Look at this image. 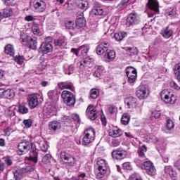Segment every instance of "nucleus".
I'll return each instance as SVG.
<instances>
[{"mask_svg": "<svg viewBox=\"0 0 180 180\" xmlns=\"http://www.w3.org/2000/svg\"><path fill=\"white\" fill-rule=\"evenodd\" d=\"M95 129L93 128H90L84 131V137L82 139V145L88 146V144H91L95 140Z\"/></svg>", "mask_w": 180, "mask_h": 180, "instance_id": "1", "label": "nucleus"}, {"mask_svg": "<svg viewBox=\"0 0 180 180\" xmlns=\"http://www.w3.org/2000/svg\"><path fill=\"white\" fill-rule=\"evenodd\" d=\"M61 98L64 103L68 106H74L75 105V95L70 91L64 90L62 91Z\"/></svg>", "mask_w": 180, "mask_h": 180, "instance_id": "2", "label": "nucleus"}, {"mask_svg": "<svg viewBox=\"0 0 180 180\" xmlns=\"http://www.w3.org/2000/svg\"><path fill=\"white\" fill-rule=\"evenodd\" d=\"M160 98L165 103H169L170 105H174L176 102V97L168 89H165L160 93Z\"/></svg>", "mask_w": 180, "mask_h": 180, "instance_id": "3", "label": "nucleus"}, {"mask_svg": "<svg viewBox=\"0 0 180 180\" xmlns=\"http://www.w3.org/2000/svg\"><path fill=\"white\" fill-rule=\"evenodd\" d=\"M142 169H144L146 174L150 176H155L157 175V169L154 164L151 161H146L142 165Z\"/></svg>", "mask_w": 180, "mask_h": 180, "instance_id": "4", "label": "nucleus"}, {"mask_svg": "<svg viewBox=\"0 0 180 180\" xmlns=\"http://www.w3.org/2000/svg\"><path fill=\"white\" fill-rule=\"evenodd\" d=\"M31 147H33V145L30 144L29 141L20 142L18 145V150L17 153L18 155H23V154L29 153V150H30Z\"/></svg>", "mask_w": 180, "mask_h": 180, "instance_id": "5", "label": "nucleus"}, {"mask_svg": "<svg viewBox=\"0 0 180 180\" xmlns=\"http://www.w3.org/2000/svg\"><path fill=\"white\" fill-rule=\"evenodd\" d=\"M126 74L129 84H134L137 79V70L133 67H128L126 69Z\"/></svg>", "mask_w": 180, "mask_h": 180, "instance_id": "6", "label": "nucleus"}, {"mask_svg": "<svg viewBox=\"0 0 180 180\" xmlns=\"http://www.w3.org/2000/svg\"><path fill=\"white\" fill-rule=\"evenodd\" d=\"M136 96L139 99H146L148 97V89L144 84L140 85L136 92Z\"/></svg>", "mask_w": 180, "mask_h": 180, "instance_id": "7", "label": "nucleus"}, {"mask_svg": "<svg viewBox=\"0 0 180 180\" xmlns=\"http://www.w3.org/2000/svg\"><path fill=\"white\" fill-rule=\"evenodd\" d=\"M60 159L65 162V164H68L70 167H72V165L75 164V158L72 157L71 155L67 153L65 151L60 153Z\"/></svg>", "mask_w": 180, "mask_h": 180, "instance_id": "8", "label": "nucleus"}, {"mask_svg": "<svg viewBox=\"0 0 180 180\" xmlns=\"http://www.w3.org/2000/svg\"><path fill=\"white\" fill-rule=\"evenodd\" d=\"M127 156V151L123 149L117 148L112 152V157L114 160H123Z\"/></svg>", "mask_w": 180, "mask_h": 180, "instance_id": "9", "label": "nucleus"}, {"mask_svg": "<svg viewBox=\"0 0 180 180\" xmlns=\"http://www.w3.org/2000/svg\"><path fill=\"white\" fill-rule=\"evenodd\" d=\"M124 103L127 104L128 109H136L137 107V98L132 96H128L124 99Z\"/></svg>", "mask_w": 180, "mask_h": 180, "instance_id": "10", "label": "nucleus"}, {"mask_svg": "<svg viewBox=\"0 0 180 180\" xmlns=\"http://www.w3.org/2000/svg\"><path fill=\"white\" fill-rule=\"evenodd\" d=\"M86 23L85 22V18H84V13L79 12L77 13L76 18V29L79 30L82 27H85Z\"/></svg>", "mask_w": 180, "mask_h": 180, "instance_id": "11", "label": "nucleus"}, {"mask_svg": "<svg viewBox=\"0 0 180 180\" xmlns=\"http://www.w3.org/2000/svg\"><path fill=\"white\" fill-rule=\"evenodd\" d=\"M86 113L90 120H96V119L98 117L96 108H95L92 105L88 106Z\"/></svg>", "mask_w": 180, "mask_h": 180, "instance_id": "12", "label": "nucleus"}, {"mask_svg": "<svg viewBox=\"0 0 180 180\" xmlns=\"http://www.w3.org/2000/svg\"><path fill=\"white\" fill-rule=\"evenodd\" d=\"M116 57V53L115 51L107 49L106 52L103 55V60L105 63H110V61H113Z\"/></svg>", "mask_w": 180, "mask_h": 180, "instance_id": "13", "label": "nucleus"}, {"mask_svg": "<svg viewBox=\"0 0 180 180\" xmlns=\"http://www.w3.org/2000/svg\"><path fill=\"white\" fill-rule=\"evenodd\" d=\"M109 43L108 42H103L101 43L96 47V53L98 56H102V54H105V53L108 50Z\"/></svg>", "mask_w": 180, "mask_h": 180, "instance_id": "14", "label": "nucleus"}, {"mask_svg": "<svg viewBox=\"0 0 180 180\" xmlns=\"http://www.w3.org/2000/svg\"><path fill=\"white\" fill-rule=\"evenodd\" d=\"M27 101L30 109H34V108L39 106V98H37V96L31 95L27 98Z\"/></svg>", "mask_w": 180, "mask_h": 180, "instance_id": "15", "label": "nucleus"}, {"mask_svg": "<svg viewBox=\"0 0 180 180\" xmlns=\"http://www.w3.org/2000/svg\"><path fill=\"white\" fill-rule=\"evenodd\" d=\"M40 51H41L42 54L51 53L53 51V45L47 42H43L40 46Z\"/></svg>", "mask_w": 180, "mask_h": 180, "instance_id": "16", "label": "nucleus"}, {"mask_svg": "<svg viewBox=\"0 0 180 180\" xmlns=\"http://www.w3.org/2000/svg\"><path fill=\"white\" fill-rule=\"evenodd\" d=\"M136 23H139V18H137V15L136 13H131L127 18L126 25L128 26H133V25H136Z\"/></svg>", "mask_w": 180, "mask_h": 180, "instance_id": "17", "label": "nucleus"}, {"mask_svg": "<svg viewBox=\"0 0 180 180\" xmlns=\"http://www.w3.org/2000/svg\"><path fill=\"white\" fill-rule=\"evenodd\" d=\"M75 25L74 21L68 20L65 22V27L70 30L72 34H76V33H78V31L77 30V27L75 26Z\"/></svg>", "mask_w": 180, "mask_h": 180, "instance_id": "18", "label": "nucleus"}, {"mask_svg": "<svg viewBox=\"0 0 180 180\" xmlns=\"http://www.w3.org/2000/svg\"><path fill=\"white\" fill-rule=\"evenodd\" d=\"M49 128L51 131H56L61 129V123L58 121H51L49 123Z\"/></svg>", "mask_w": 180, "mask_h": 180, "instance_id": "19", "label": "nucleus"}, {"mask_svg": "<svg viewBox=\"0 0 180 180\" xmlns=\"http://www.w3.org/2000/svg\"><path fill=\"white\" fill-rule=\"evenodd\" d=\"M165 172L166 174H169V176H171L172 179L176 180L178 174L176 172L174 171V169L171 166H165Z\"/></svg>", "mask_w": 180, "mask_h": 180, "instance_id": "20", "label": "nucleus"}, {"mask_svg": "<svg viewBox=\"0 0 180 180\" xmlns=\"http://www.w3.org/2000/svg\"><path fill=\"white\" fill-rule=\"evenodd\" d=\"M34 8L37 12H44L46 11V3L43 1H37L34 4Z\"/></svg>", "mask_w": 180, "mask_h": 180, "instance_id": "21", "label": "nucleus"}, {"mask_svg": "<svg viewBox=\"0 0 180 180\" xmlns=\"http://www.w3.org/2000/svg\"><path fill=\"white\" fill-rule=\"evenodd\" d=\"M148 5L152 11H154V12H160L158 2L154 1V0H148Z\"/></svg>", "mask_w": 180, "mask_h": 180, "instance_id": "22", "label": "nucleus"}, {"mask_svg": "<svg viewBox=\"0 0 180 180\" xmlns=\"http://www.w3.org/2000/svg\"><path fill=\"white\" fill-rule=\"evenodd\" d=\"M109 136H110V137H120V136H122V134H123V131H122V129H119V128H115L113 129H111L109 133H108Z\"/></svg>", "mask_w": 180, "mask_h": 180, "instance_id": "23", "label": "nucleus"}, {"mask_svg": "<svg viewBox=\"0 0 180 180\" xmlns=\"http://www.w3.org/2000/svg\"><path fill=\"white\" fill-rule=\"evenodd\" d=\"M172 33H174V31L169 27H167L161 32V34L165 39H169V37L172 36Z\"/></svg>", "mask_w": 180, "mask_h": 180, "instance_id": "24", "label": "nucleus"}, {"mask_svg": "<svg viewBox=\"0 0 180 180\" xmlns=\"http://www.w3.org/2000/svg\"><path fill=\"white\" fill-rule=\"evenodd\" d=\"M4 53L13 57V56H15V48H13V45L8 44L6 46Z\"/></svg>", "mask_w": 180, "mask_h": 180, "instance_id": "25", "label": "nucleus"}, {"mask_svg": "<svg viewBox=\"0 0 180 180\" xmlns=\"http://www.w3.org/2000/svg\"><path fill=\"white\" fill-rule=\"evenodd\" d=\"M53 42L56 47H60V49L65 47V39L64 38L54 39Z\"/></svg>", "mask_w": 180, "mask_h": 180, "instance_id": "26", "label": "nucleus"}, {"mask_svg": "<svg viewBox=\"0 0 180 180\" xmlns=\"http://www.w3.org/2000/svg\"><path fill=\"white\" fill-rule=\"evenodd\" d=\"M24 169H18L13 172L14 179L15 180H20L22 178H23V171Z\"/></svg>", "mask_w": 180, "mask_h": 180, "instance_id": "27", "label": "nucleus"}, {"mask_svg": "<svg viewBox=\"0 0 180 180\" xmlns=\"http://www.w3.org/2000/svg\"><path fill=\"white\" fill-rule=\"evenodd\" d=\"M89 45L88 44H84L79 47V50L82 56H86L88 51H89Z\"/></svg>", "mask_w": 180, "mask_h": 180, "instance_id": "28", "label": "nucleus"}, {"mask_svg": "<svg viewBox=\"0 0 180 180\" xmlns=\"http://www.w3.org/2000/svg\"><path fill=\"white\" fill-rule=\"evenodd\" d=\"M13 15V11L11 8L7 7L4 9L2 16L3 18H11Z\"/></svg>", "mask_w": 180, "mask_h": 180, "instance_id": "29", "label": "nucleus"}, {"mask_svg": "<svg viewBox=\"0 0 180 180\" xmlns=\"http://www.w3.org/2000/svg\"><path fill=\"white\" fill-rule=\"evenodd\" d=\"M15 96V91L12 89L4 90V97L6 99H12Z\"/></svg>", "mask_w": 180, "mask_h": 180, "instance_id": "30", "label": "nucleus"}, {"mask_svg": "<svg viewBox=\"0 0 180 180\" xmlns=\"http://www.w3.org/2000/svg\"><path fill=\"white\" fill-rule=\"evenodd\" d=\"M98 169H108L106 161L103 159H101L97 161Z\"/></svg>", "mask_w": 180, "mask_h": 180, "instance_id": "31", "label": "nucleus"}, {"mask_svg": "<svg viewBox=\"0 0 180 180\" xmlns=\"http://www.w3.org/2000/svg\"><path fill=\"white\" fill-rule=\"evenodd\" d=\"M30 39L32 37L25 36V37H20V43H22V46H25V47H29L30 44Z\"/></svg>", "mask_w": 180, "mask_h": 180, "instance_id": "32", "label": "nucleus"}, {"mask_svg": "<svg viewBox=\"0 0 180 180\" xmlns=\"http://www.w3.org/2000/svg\"><path fill=\"white\" fill-rule=\"evenodd\" d=\"M130 122V115L127 113L123 114L122 118H121V123L122 124H124V126H127Z\"/></svg>", "mask_w": 180, "mask_h": 180, "instance_id": "33", "label": "nucleus"}, {"mask_svg": "<svg viewBox=\"0 0 180 180\" xmlns=\"http://www.w3.org/2000/svg\"><path fill=\"white\" fill-rule=\"evenodd\" d=\"M114 37L115 40H117V41H122V40L124 39V37H126V32H116L114 34Z\"/></svg>", "mask_w": 180, "mask_h": 180, "instance_id": "34", "label": "nucleus"}, {"mask_svg": "<svg viewBox=\"0 0 180 180\" xmlns=\"http://www.w3.org/2000/svg\"><path fill=\"white\" fill-rule=\"evenodd\" d=\"M127 54L128 56H136L139 53V50H137V48L135 47H127L126 49Z\"/></svg>", "mask_w": 180, "mask_h": 180, "instance_id": "35", "label": "nucleus"}, {"mask_svg": "<svg viewBox=\"0 0 180 180\" xmlns=\"http://www.w3.org/2000/svg\"><path fill=\"white\" fill-rule=\"evenodd\" d=\"M32 30L33 34H34L35 36H40V28L39 27L37 23L33 22L32 26Z\"/></svg>", "mask_w": 180, "mask_h": 180, "instance_id": "36", "label": "nucleus"}, {"mask_svg": "<svg viewBox=\"0 0 180 180\" xmlns=\"http://www.w3.org/2000/svg\"><path fill=\"white\" fill-rule=\"evenodd\" d=\"M18 112L22 115H26V113H29V109L27 108L25 103H22L19 105Z\"/></svg>", "mask_w": 180, "mask_h": 180, "instance_id": "37", "label": "nucleus"}, {"mask_svg": "<svg viewBox=\"0 0 180 180\" xmlns=\"http://www.w3.org/2000/svg\"><path fill=\"white\" fill-rule=\"evenodd\" d=\"M30 49H32V50H36L37 49V39L36 38H31L30 41Z\"/></svg>", "mask_w": 180, "mask_h": 180, "instance_id": "38", "label": "nucleus"}, {"mask_svg": "<svg viewBox=\"0 0 180 180\" xmlns=\"http://www.w3.org/2000/svg\"><path fill=\"white\" fill-rule=\"evenodd\" d=\"M89 3L86 0H83L80 3L77 4L78 8L79 9H83L84 11H86L88 9Z\"/></svg>", "mask_w": 180, "mask_h": 180, "instance_id": "39", "label": "nucleus"}, {"mask_svg": "<svg viewBox=\"0 0 180 180\" xmlns=\"http://www.w3.org/2000/svg\"><path fill=\"white\" fill-rule=\"evenodd\" d=\"M37 152L36 150H33L30 153V160L31 161H33L35 164L37 162Z\"/></svg>", "mask_w": 180, "mask_h": 180, "instance_id": "40", "label": "nucleus"}, {"mask_svg": "<svg viewBox=\"0 0 180 180\" xmlns=\"http://www.w3.org/2000/svg\"><path fill=\"white\" fill-rule=\"evenodd\" d=\"M174 122L172 121L171 119L167 118V120H166L167 130H172V129H174Z\"/></svg>", "mask_w": 180, "mask_h": 180, "instance_id": "41", "label": "nucleus"}, {"mask_svg": "<svg viewBox=\"0 0 180 180\" xmlns=\"http://www.w3.org/2000/svg\"><path fill=\"white\" fill-rule=\"evenodd\" d=\"M99 96V90L96 89H92L90 91V97L91 99H96Z\"/></svg>", "mask_w": 180, "mask_h": 180, "instance_id": "42", "label": "nucleus"}, {"mask_svg": "<svg viewBox=\"0 0 180 180\" xmlns=\"http://www.w3.org/2000/svg\"><path fill=\"white\" fill-rule=\"evenodd\" d=\"M174 70L179 82H180V63H178L174 66Z\"/></svg>", "mask_w": 180, "mask_h": 180, "instance_id": "43", "label": "nucleus"}, {"mask_svg": "<svg viewBox=\"0 0 180 180\" xmlns=\"http://www.w3.org/2000/svg\"><path fill=\"white\" fill-rule=\"evenodd\" d=\"M93 12L94 13V15H105L104 12H103V8L98 6V7H95L93 9Z\"/></svg>", "mask_w": 180, "mask_h": 180, "instance_id": "44", "label": "nucleus"}, {"mask_svg": "<svg viewBox=\"0 0 180 180\" xmlns=\"http://www.w3.org/2000/svg\"><path fill=\"white\" fill-rule=\"evenodd\" d=\"M48 96L51 101H56L57 100V94L56 91L51 90L48 92Z\"/></svg>", "mask_w": 180, "mask_h": 180, "instance_id": "45", "label": "nucleus"}, {"mask_svg": "<svg viewBox=\"0 0 180 180\" xmlns=\"http://www.w3.org/2000/svg\"><path fill=\"white\" fill-rule=\"evenodd\" d=\"M14 60L17 64H19L20 65H22L25 61V58L22 56H15L14 57Z\"/></svg>", "mask_w": 180, "mask_h": 180, "instance_id": "46", "label": "nucleus"}, {"mask_svg": "<svg viewBox=\"0 0 180 180\" xmlns=\"http://www.w3.org/2000/svg\"><path fill=\"white\" fill-rule=\"evenodd\" d=\"M107 112L110 115H113V113H116L117 112V108L113 105H109L107 108Z\"/></svg>", "mask_w": 180, "mask_h": 180, "instance_id": "47", "label": "nucleus"}, {"mask_svg": "<svg viewBox=\"0 0 180 180\" xmlns=\"http://www.w3.org/2000/svg\"><path fill=\"white\" fill-rule=\"evenodd\" d=\"M146 151H147V146H146V145H143L141 148H140L139 150L138 151V154L139 157H144L145 155L144 153H146Z\"/></svg>", "mask_w": 180, "mask_h": 180, "instance_id": "48", "label": "nucleus"}, {"mask_svg": "<svg viewBox=\"0 0 180 180\" xmlns=\"http://www.w3.org/2000/svg\"><path fill=\"white\" fill-rule=\"evenodd\" d=\"M92 62H94V58L89 56H87L82 60V63L84 64V65H89Z\"/></svg>", "mask_w": 180, "mask_h": 180, "instance_id": "49", "label": "nucleus"}, {"mask_svg": "<svg viewBox=\"0 0 180 180\" xmlns=\"http://www.w3.org/2000/svg\"><path fill=\"white\" fill-rule=\"evenodd\" d=\"M122 168L123 169L131 171V169H133V166H131V164L130 162H127L122 164Z\"/></svg>", "mask_w": 180, "mask_h": 180, "instance_id": "50", "label": "nucleus"}, {"mask_svg": "<svg viewBox=\"0 0 180 180\" xmlns=\"http://www.w3.org/2000/svg\"><path fill=\"white\" fill-rule=\"evenodd\" d=\"M65 89H70L72 92L75 91V88L74 87V84H72V83L65 82Z\"/></svg>", "mask_w": 180, "mask_h": 180, "instance_id": "51", "label": "nucleus"}, {"mask_svg": "<svg viewBox=\"0 0 180 180\" xmlns=\"http://www.w3.org/2000/svg\"><path fill=\"white\" fill-rule=\"evenodd\" d=\"M50 160H51V155L46 154L45 156L42 158V162L44 164H49L50 162Z\"/></svg>", "mask_w": 180, "mask_h": 180, "instance_id": "52", "label": "nucleus"}, {"mask_svg": "<svg viewBox=\"0 0 180 180\" xmlns=\"http://www.w3.org/2000/svg\"><path fill=\"white\" fill-rule=\"evenodd\" d=\"M23 123L25 127H27V129H29L30 127H32V124H33V121L31 119L25 120L23 121Z\"/></svg>", "mask_w": 180, "mask_h": 180, "instance_id": "53", "label": "nucleus"}, {"mask_svg": "<svg viewBox=\"0 0 180 180\" xmlns=\"http://www.w3.org/2000/svg\"><path fill=\"white\" fill-rule=\"evenodd\" d=\"M74 65H70L68 66V70L65 71V74H68V75H71V74L74 73L75 70Z\"/></svg>", "mask_w": 180, "mask_h": 180, "instance_id": "54", "label": "nucleus"}, {"mask_svg": "<svg viewBox=\"0 0 180 180\" xmlns=\"http://www.w3.org/2000/svg\"><path fill=\"white\" fill-rule=\"evenodd\" d=\"M98 172L96 175V177L98 178V179H101L102 178H103V176L106 174V170L104 169H98Z\"/></svg>", "mask_w": 180, "mask_h": 180, "instance_id": "55", "label": "nucleus"}, {"mask_svg": "<svg viewBox=\"0 0 180 180\" xmlns=\"http://www.w3.org/2000/svg\"><path fill=\"white\" fill-rule=\"evenodd\" d=\"M94 77H96V78H101V77H102V70L98 68L96 71L94 72Z\"/></svg>", "mask_w": 180, "mask_h": 180, "instance_id": "56", "label": "nucleus"}, {"mask_svg": "<svg viewBox=\"0 0 180 180\" xmlns=\"http://www.w3.org/2000/svg\"><path fill=\"white\" fill-rule=\"evenodd\" d=\"M12 130V128L11 127H8L5 129L3 130L4 136H7L9 137L11 136V131Z\"/></svg>", "mask_w": 180, "mask_h": 180, "instance_id": "57", "label": "nucleus"}, {"mask_svg": "<svg viewBox=\"0 0 180 180\" xmlns=\"http://www.w3.org/2000/svg\"><path fill=\"white\" fill-rule=\"evenodd\" d=\"M120 146V140L113 139L111 141V147H119Z\"/></svg>", "mask_w": 180, "mask_h": 180, "instance_id": "58", "label": "nucleus"}, {"mask_svg": "<svg viewBox=\"0 0 180 180\" xmlns=\"http://www.w3.org/2000/svg\"><path fill=\"white\" fill-rule=\"evenodd\" d=\"M4 162H6L7 167H11L13 162H12V159L10 157L5 158Z\"/></svg>", "mask_w": 180, "mask_h": 180, "instance_id": "59", "label": "nucleus"}, {"mask_svg": "<svg viewBox=\"0 0 180 180\" xmlns=\"http://www.w3.org/2000/svg\"><path fill=\"white\" fill-rule=\"evenodd\" d=\"M152 117H155V119H160V117H161V112H160V111H153L152 112Z\"/></svg>", "mask_w": 180, "mask_h": 180, "instance_id": "60", "label": "nucleus"}, {"mask_svg": "<svg viewBox=\"0 0 180 180\" xmlns=\"http://www.w3.org/2000/svg\"><path fill=\"white\" fill-rule=\"evenodd\" d=\"M169 85L171 86V88H173L174 89H176L177 91H179L180 89V86H178V84H176V83H175V82L172 81L169 83Z\"/></svg>", "mask_w": 180, "mask_h": 180, "instance_id": "61", "label": "nucleus"}, {"mask_svg": "<svg viewBox=\"0 0 180 180\" xmlns=\"http://www.w3.org/2000/svg\"><path fill=\"white\" fill-rule=\"evenodd\" d=\"M72 119L75 121L77 122V123H81V119H79V115L77 114H73L72 115Z\"/></svg>", "mask_w": 180, "mask_h": 180, "instance_id": "62", "label": "nucleus"}, {"mask_svg": "<svg viewBox=\"0 0 180 180\" xmlns=\"http://www.w3.org/2000/svg\"><path fill=\"white\" fill-rule=\"evenodd\" d=\"M36 18H34V17H33L32 15H27L25 18V20H26L27 22H33V20H35Z\"/></svg>", "mask_w": 180, "mask_h": 180, "instance_id": "63", "label": "nucleus"}, {"mask_svg": "<svg viewBox=\"0 0 180 180\" xmlns=\"http://www.w3.org/2000/svg\"><path fill=\"white\" fill-rule=\"evenodd\" d=\"M129 1H130V0H122L118 6H127Z\"/></svg>", "mask_w": 180, "mask_h": 180, "instance_id": "64", "label": "nucleus"}]
</instances>
